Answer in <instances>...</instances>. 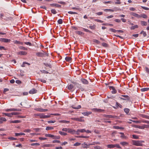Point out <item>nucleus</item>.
Instances as JSON below:
<instances>
[{"label": "nucleus", "mask_w": 149, "mask_h": 149, "mask_svg": "<svg viewBox=\"0 0 149 149\" xmlns=\"http://www.w3.org/2000/svg\"><path fill=\"white\" fill-rule=\"evenodd\" d=\"M116 147L119 148H121L118 144H114V147Z\"/></svg>", "instance_id": "obj_64"}, {"label": "nucleus", "mask_w": 149, "mask_h": 149, "mask_svg": "<svg viewBox=\"0 0 149 149\" xmlns=\"http://www.w3.org/2000/svg\"><path fill=\"white\" fill-rule=\"evenodd\" d=\"M109 89L110 90H112L111 93L112 94H115L117 92L116 90L115 89V88L113 86H109Z\"/></svg>", "instance_id": "obj_7"}, {"label": "nucleus", "mask_w": 149, "mask_h": 149, "mask_svg": "<svg viewBox=\"0 0 149 149\" xmlns=\"http://www.w3.org/2000/svg\"><path fill=\"white\" fill-rule=\"evenodd\" d=\"M36 55L38 56H48V53L45 52L43 50H42V52H38L36 53Z\"/></svg>", "instance_id": "obj_2"}, {"label": "nucleus", "mask_w": 149, "mask_h": 149, "mask_svg": "<svg viewBox=\"0 0 149 149\" xmlns=\"http://www.w3.org/2000/svg\"><path fill=\"white\" fill-rule=\"evenodd\" d=\"M103 116L104 117L107 118H116L117 117L116 116H113L111 115H103Z\"/></svg>", "instance_id": "obj_5"}, {"label": "nucleus", "mask_w": 149, "mask_h": 149, "mask_svg": "<svg viewBox=\"0 0 149 149\" xmlns=\"http://www.w3.org/2000/svg\"><path fill=\"white\" fill-rule=\"evenodd\" d=\"M91 110L93 111H94L95 112H102L104 111V110L100 109H97L96 108H94L91 109Z\"/></svg>", "instance_id": "obj_3"}, {"label": "nucleus", "mask_w": 149, "mask_h": 149, "mask_svg": "<svg viewBox=\"0 0 149 149\" xmlns=\"http://www.w3.org/2000/svg\"><path fill=\"white\" fill-rule=\"evenodd\" d=\"M145 71L146 74H145V76L146 77H149V69L147 67H146L145 68Z\"/></svg>", "instance_id": "obj_9"}, {"label": "nucleus", "mask_w": 149, "mask_h": 149, "mask_svg": "<svg viewBox=\"0 0 149 149\" xmlns=\"http://www.w3.org/2000/svg\"><path fill=\"white\" fill-rule=\"evenodd\" d=\"M57 22L59 24H61L63 23L62 20L61 19H60L58 20Z\"/></svg>", "instance_id": "obj_49"}, {"label": "nucleus", "mask_w": 149, "mask_h": 149, "mask_svg": "<svg viewBox=\"0 0 149 149\" xmlns=\"http://www.w3.org/2000/svg\"><path fill=\"white\" fill-rule=\"evenodd\" d=\"M120 144L124 146L128 145V143L125 141L121 142L120 143Z\"/></svg>", "instance_id": "obj_18"}, {"label": "nucleus", "mask_w": 149, "mask_h": 149, "mask_svg": "<svg viewBox=\"0 0 149 149\" xmlns=\"http://www.w3.org/2000/svg\"><path fill=\"white\" fill-rule=\"evenodd\" d=\"M121 96L123 97L124 98L120 97V98L122 100H129L130 99V97L128 95H121Z\"/></svg>", "instance_id": "obj_10"}, {"label": "nucleus", "mask_w": 149, "mask_h": 149, "mask_svg": "<svg viewBox=\"0 0 149 149\" xmlns=\"http://www.w3.org/2000/svg\"><path fill=\"white\" fill-rule=\"evenodd\" d=\"M19 49H20L23 50H28V49L27 48L23 46H20L19 47Z\"/></svg>", "instance_id": "obj_26"}, {"label": "nucleus", "mask_w": 149, "mask_h": 149, "mask_svg": "<svg viewBox=\"0 0 149 149\" xmlns=\"http://www.w3.org/2000/svg\"><path fill=\"white\" fill-rule=\"evenodd\" d=\"M21 121L19 120H15L10 121V123H18L21 122Z\"/></svg>", "instance_id": "obj_20"}, {"label": "nucleus", "mask_w": 149, "mask_h": 149, "mask_svg": "<svg viewBox=\"0 0 149 149\" xmlns=\"http://www.w3.org/2000/svg\"><path fill=\"white\" fill-rule=\"evenodd\" d=\"M27 52L25 51H21L18 52V54L21 55H26Z\"/></svg>", "instance_id": "obj_22"}, {"label": "nucleus", "mask_w": 149, "mask_h": 149, "mask_svg": "<svg viewBox=\"0 0 149 149\" xmlns=\"http://www.w3.org/2000/svg\"><path fill=\"white\" fill-rule=\"evenodd\" d=\"M107 147L109 148H114V144H109L107 146Z\"/></svg>", "instance_id": "obj_37"}, {"label": "nucleus", "mask_w": 149, "mask_h": 149, "mask_svg": "<svg viewBox=\"0 0 149 149\" xmlns=\"http://www.w3.org/2000/svg\"><path fill=\"white\" fill-rule=\"evenodd\" d=\"M81 81L84 84H88V82L86 79H81Z\"/></svg>", "instance_id": "obj_14"}, {"label": "nucleus", "mask_w": 149, "mask_h": 149, "mask_svg": "<svg viewBox=\"0 0 149 149\" xmlns=\"http://www.w3.org/2000/svg\"><path fill=\"white\" fill-rule=\"evenodd\" d=\"M59 134L61 135L66 136L67 135V134L65 132L61 131H59Z\"/></svg>", "instance_id": "obj_23"}, {"label": "nucleus", "mask_w": 149, "mask_h": 149, "mask_svg": "<svg viewBox=\"0 0 149 149\" xmlns=\"http://www.w3.org/2000/svg\"><path fill=\"white\" fill-rule=\"evenodd\" d=\"M131 15H132L136 17H137L138 18L140 17V16L138 15V14L134 13H131Z\"/></svg>", "instance_id": "obj_17"}, {"label": "nucleus", "mask_w": 149, "mask_h": 149, "mask_svg": "<svg viewBox=\"0 0 149 149\" xmlns=\"http://www.w3.org/2000/svg\"><path fill=\"white\" fill-rule=\"evenodd\" d=\"M116 106L117 107H119L120 108H122V106L121 105L120 103L118 102H116Z\"/></svg>", "instance_id": "obj_43"}, {"label": "nucleus", "mask_w": 149, "mask_h": 149, "mask_svg": "<svg viewBox=\"0 0 149 149\" xmlns=\"http://www.w3.org/2000/svg\"><path fill=\"white\" fill-rule=\"evenodd\" d=\"M3 114L8 117H11L12 116L11 113H3Z\"/></svg>", "instance_id": "obj_27"}, {"label": "nucleus", "mask_w": 149, "mask_h": 149, "mask_svg": "<svg viewBox=\"0 0 149 149\" xmlns=\"http://www.w3.org/2000/svg\"><path fill=\"white\" fill-rule=\"evenodd\" d=\"M39 139L40 140H46L47 138H43L42 137H39Z\"/></svg>", "instance_id": "obj_62"}, {"label": "nucleus", "mask_w": 149, "mask_h": 149, "mask_svg": "<svg viewBox=\"0 0 149 149\" xmlns=\"http://www.w3.org/2000/svg\"><path fill=\"white\" fill-rule=\"evenodd\" d=\"M65 59L66 61L70 62L71 61L72 58L70 56H66Z\"/></svg>", "instance_id": "obj_19"}, {"label": "nucleus", "mask_w": 149, "mask_h": 149, "mask_svg": "<svg viewBox=\"0 0 149 149\" xmlns=\"http://www.w3.org/2000/svg\"><path fill=\"white\" fill-rule=\"evenodd\" d=\"M36 110L40 112H43V109L42 108L36 109Z\"/></svg>", "instance_id": "obj_47"}, {"label": "nucleus", "mask_w": 149, "mask_h": 149, "mask_svg": "<svg viewBox=\"0 0 149 149\" xmlns=\"http://www.w3.org/2000/svg\"><path fill=\"white\" fill-rule=\"evenodd\" d=\"M104 10L106 11H110L112 12H113L114 11V10H113V9H104Z\"/></svg>", "instance_id": "obj_57"}, {"label": "nucleus", "mask_w": 149, "mask_h": 149, "mask_svg": "<svg viewBox=\"0 0 149 149\" xmlns=\"http://www.w3.org/2000/svg\"><path fill=\"white\" fill-rule=\"evenodd\" d=\"M132 144L137 146H142V143L144 142V141L142 140H134L132 141Z\"/></svg>", "instance_id": "obj_1"}, {"label": "nucleus", "mask_w": 149, "mask_h": 149, "mask_svg": "<svg viewBox=\"0 0 149 149\" xmlns=\"http://www.w3.org/2000/svg\"><path fill=\"white\" fill-rule=\"evenodd\" d=\"M10 40L4 38H0V41L2 42L9 43L10 42Z\"/></svg>", "instance_id": "obj_6"}, {"label": "nucleus", "mask_w": 149, "mask_h": 149, "mask_svg": "<svg viewBox=\"0 0 149 149\" xmlns=\"http://www.w3.org/2000/svg\"><path fill=\"white\" fill-rule=\"evenodd\" d=\"M60 122L64 123H70L69 121L65 120H61L60 121Z\"/></svg>", "instance_id": "obj_42"}, {"label": "nucleus", "mask_w": 149, "mask_h": 149, "mask_svg": "<svg viewBox=\"0 0 149 149\" xmlns=\"http://www.w3.org/2000/svg\"><path fill=\"white\" fill-rule=\"evenodd\" d=\"M82 28L83 29V30L86 32H88L89 33H92V31H90L88 29H85V28Z\"/></svg>", "instance_id": "obj_24"}, {"label": "nucleus", "mask_w": 149, "mask_h": 149, "mask_svg": "<svg viewBox=\"0 0 149 149\" xmlns=\"http://www.w3.org/2000/svg\"><path fill=\"white\" fill-rule=\"evenodd\" d=\"M76 33L79 35H81L82 34H84L83 32L81 31H77Z\"/></svg>", "instance_id": "obj_58"}, {"label": "nucleus", "mask_w": 149, "mask_h": 149, "mask_svg": "<svg viewBox=\"0 0 149 149\" xmlns=\"http://www.w3.org/2000/svg\"><path fill=\"white\" fill-rule=\"evenodd\" d=\"M50 117V115H46L44 113H40V118H46Z\"/></svg>", "instance_id": "obj_8"}, {"label": "nucleus", "mask_w": 149, "mask_h": 149, "mask_svg": "<svg viewBox=\"0 0 149 149\" xmlns=\"http://www.w3.org/2000/svg\"><path fill=\"white\" fill-rule=\"evenodd\" d=\"M24 43L26 45H29L30 46L32 45V44L30 42H24Z\"/></svg>", "instance_id": "obj_50"}, {"label": "nucleus", "mask_w": 149, "mask_h": 149, "mask_svg": "<svg viewBox=\"0 0 149 149\" xmlns=\"http://www.w3.org/2000/svg\"><path fill=\"white\" fill-rule=\"evenodd\" d=\"M93 42L97 44H99L100 43V42L98 40L96 39H94L93 40Z\"/></svg>", "instance_id": "obj_45"}, {"label": "nucleus", "mask_w": 149, "mask_h": 149, "mask_svg": "<svg viewBox=\"0 0 149 149\" xmlns=\"http://www.w3.org/2000/svg\"><path fill=\"white\" fill-rule=\"evenodd\" d=\"M20 113L18 112H14L11 113L12 116L13 115H17L19 114Z\"/></svg>", "instance_id": "obj_63"}, {"label": "nucleus", "mask_w": 149, "mask_h": 149, "mask_svg": "<svg viewBox=\"0 0 149 149\" xmlns=\"http://www.w3.org/2000/svg\"><path fill=\"white\" fill-rule=\"evenodd\" d=\"M73 88V85L72 84H70L68 85V88L69 90H72Z\"/></svg>", "instance_id": "obj_29"}, {"label": "nucleus", "mask_w": 149, "mask_h": 149, "mask_svg": "<svg viewBox=\"0 0 149 149\" xmlns=\"http://www.w3.org/2000/svg\"><path fill=\"white\" fill-rule=\"evenodd\" d=\"M52 143H61V142L60 141L58 140H54L52 141Z\"/></svg>", "instance_id": "obj_60"}, {"label": "nucleus", "mask_w": 149, "mask_h": 149, "mask_svg": "<svg viewBox=\"0 0 149 149\" xmlns=\"http://www.w3.org/2000/svg\"><path fill=\"white\" fill-rule=\"evenodd\" d=\"M149 90V88H141V91L142 92H144L145 91H148Z\"/></svg>", "instance_id": "obj_33"}, {"label": "nucleus", "mask_w": 149, "mask_h": 149, "mask_svg": "<svg viewBox=\"0 0 149 149\" xmlns=\"http://www.w3.org/2000/svg\"><path fill=\"white\" fill-rule=\"evenodd\" d=\"M92 112L91 111H87L84 112L82 113V114L84 116H88L89 115L91 114Z\"/></svg>", "instance_id": "obj_11"}, {"label": "nucleus", "mask_w": 149, "mask_h": 149, "mask_svg": "<svg viewBox=\"0 0 149 149\" xmlns=\"http://www.w3.org/2000/svg\"><path fill=\"white\" fill-rule=\"evenodd\" d=\"M44 64L46 66L49 67V68H50V69H51L52 65L50 64L44 63Z\"/></svg>", "instance_id": "obj_41"}, {"label": "nucleus", "mask_w": 149, "mask_h": 149, "mask_svg": "<svg viewBox=\"0 0 149 149\" xmlns=\"http://www.w3.org/2000/svg\"><path fill=\"white\" fill-rule=\"evenodd\" d=\"M132 137H133V138L134 139H139V138L138 136L137 135H136L135 134L133 135Z\"/></svg>", "instance_id": "obj_44"}, {"label": "nucleus", "mask_w": 149, "mask_h": 149, "mask_svg": "<svg viewBox=\"0 0 149 149\" xmlns=\"http://www.w3.org/2000/svg\"><path fill=\"white\" fill-rule=\"evenodd\" d=\"M121 135V137L122 138H123V139H126V136L124 135V133H123V132H120V133H119Z\"/></svg>", "instance_id": "obj_35"}, {"label": "nucleus", "mask_w": 149, "mask_h": 149, "mask_svg": "<svg viewBox=\"0 0 149 149\" xmlns=\"http://www.w3.org/2000/svg\"><path fill=\"white\" fill-rule=\"evenodd\" d=\"M72 107L73 108L75 109H78L81 108V106L80 105H79L77 107H74L73 105H72Z\"/></svg>", "instance_id": "obj_28"}, {"label": "nucleus", "mask_w": 149, "mask_h": 149, "mask_svg": "<svg viewBox=\"0 0 149 149\" xmlns=\"http://www.w3.org/2000/svg\"><path fill=\"white\" fill-rule=\"evenodd\" d=\"M81 145V143L79 142H76L74 143L73 146H80Z\"/></svg>", "instance_id": "obj_51"}, {"label": "nucleus", "mask_w": 149, "mask_h": 149, "mask_svg": "<svg viewBox=\"0 0 149 149\" xmlns=\"http://www.w3.org/2000/svg\"><path fill=\"white\" fill-rule=\"evenodd\" d=\"M124 110L125 112L126 113H128L130 111V109L127 108H125Z\"/></svg>", "instance_id": "obj_36"}, {"label": "nucleus", "mask_w": 149, "mask_h": 149, "mask_svg": "<svg viewBox=\"0 0 149 149\" xmlns=\"http://www.w3.org/2000/svg\"><path fill=\"white\" fill-rule=\"evenodd\" d=\"M147 126L146 125H143L142 126H140L139 128L144 129L145 128H147Z\"/></svg>", "instance_id": "obj_34"}, {"label": "nucleus", "mask_w": 149, "mask_h": 149, "mask_svg": "<svg viewBox=\"0 0 149 149\" xmlns=\"http://www.w3.org/2000/svg\"><path fill=\"white\" fill-rule=\"evenodd\" d=\"M8 139L12 141L15 140L17 139L16 138L13 137H9L8 138Z\"/></svg>", "instance_id": "obj_53"}, {"label": "nucleus", "mask_w": 149, "mask_h": 149, "mask_svg": "<svg viewBox=\"0 0 149 149\" xmlns=\"http://www.w3.org/2000/svg\"><path fill=\"white\" fill-rule=\"evenodd\" d=\"M78 131L81 133H84L85 132L86 130L84 129H78Z\"/></svg>", "instance_id": "obj_40"}, {"label": "nucleus", "mask_w": 149, "mask_h": 149, "mask_svg": "<svg viewBox=\"0 0 149 149\" xmlns=\"http://www.w3.org/2000/svg\"><path fill=\"white\" fill-rule=\"evenodd\" d=\"M45 136L46 137H50L51 138H53L54 139H56V136H54L53 135L51 134H45Z\"/></svg>", "instance_id": "obj_15"}, {"label": "nucleus", "mask_w": 149, "mask_h": 149, "mask_svg": "<svg viewBox=\"0 0 149 149\" xmlns=\"http://www.w3.org/2000/svg\"><path fill=\"white\" fill-rule=\"evenodd\" d=\"M50 5L51 6H53V7L55 6V7H58V8H61V5L58 4H57L52 3V4H50Z\"/></svg>", "instance_id": "obj_16"}, {"label": "nucleus", "mask_w": 149, "mask_h": 149, "mask_svg": "<svg viewBox=\"0 0 149 149\" xmlns=\"http://www.w3.org/2000/svg\"><path fill=\"white\" fill-rule=\"evenodd\" d=\"M39 80L44 83H46V81L45 80L41 79H39Z\"/></svg>", "instance_id": "obj_59"}, {"label": "nucleus", "mask_w": 149, "mask_h": 149, "mask_svg": "<svg viewBox=\"0 0 149 149\" xmlns=\"http://www.w3.org/2000/svg\"><path fill=\"white\" fill-rule=\"evenodd\" d=\"M141 17L144 18H146L147 17L146 15L145 14H142L140 16V17Z\"/></svg>", "instance_id": "obj_55"}, {"label": "nucleus", "mask_w": 149, "mask_h": 149, "mask_svg": "<svg viewBox=\"0 0 149 149\" xmlns=\"http://www.w3.org/2000/svg\"><path fill=\"white\" fill-rule=\"evenodd\" d=\"M91 145V144H89V145H88V146H89ZM82 147L84 148H88L87 146H88V145L86 144L85 143H84L82 144Z\"/></svg>", "instance_id": "obj_25"}, {"label": "nucleus", "mask_w": 149, "mask_h": 149, "mask_svg": "<svg viewBox=\"0 0 149 149\" xmlns=\"http://www.w3.org/2000/svg\"><path fill=\"white\" fill-rule=\"evenodd\" d=\"M139 27L137 25H135L134 26H132L130 27L131 30H134L135 28H137Z\"/></svg>", "instance_id": "obj_32"}, {"label": "nucleus", "mask_w": 149, "mask_h": 149, "mask_svg": "<svg viewBox=\"0 0 149 149\" xmlns=\"http://www.w3.org/2000/svg\"><path fill=\"white\" fill-rule=\"evenodd\" d=\"M96 26L95 25H94L93 26H90L89 28L92 29L94 30L95 29Z\"/></svg>", "instance_id": "obj_39"}, {"label": "nucleus", "mask_w": 149, "mask_h": 149, "mask_svg": "<svg viewBox=\"0 0 149 149\" xmlns=\"http://www.w3.org/2000/svg\"><path fill=\"white\" fill-rule=\"evenodd\" d=\"M113 10H114V11H116L120 10V9L119 8L116 7H115L114 8H113Z\"/></svg>", "instance_id": "obj_61"}, {"label": "nucleus", "mask_w": 149, "mask_h": 149, "mask_svg": "<svg viewBox=\"0 0 149 149\" xmlns=\"http://www.w3.org/2000/svg\"><path fill=\"white\" fill-rule=\"evenodd\" d=\"M54 129L53 127H47L46 128V130H52Z\"/></svg>", "instance_id": "obj_38"}, {"label": "nucleus", "mask_w": 149, "mask_h": 149, "mask_svg": "<svg viewBox=\"0 0 149 149\" xmlns=\"http://www.w3.org/2000/svg\"><path fill=\"white\" fill-rule=\"evenodd\" d=\"M102 45L103 46L105 47H109V45L103 42L102 44Z\"/></svg>", "instance_id": "obj_30"}, {"label": "nucleus", "mask_w": 149, "mask_h": 149, "mask_svg": "<svg viewBox=\"0 0 149 149\" xmlns=\"http://www.w3.org/2000/svg\"><path fill=\"white\" fill-rule=\"evenodd\" d=\"M109 30L111 32H113L114 33H115L116 32H117V30H115V29H112V28L110 29Z\"/></svg>", "instance_id": "obj_46"}, {"label": "nucleus", "mask_w": 149, "mask_h": 149, "mask_svg": "<svg viewBox=\"0 0 149 149\" xmlns=\"http://www.w3.org/2000/svg\"><path fill=\"white\" fill-rule=\"evenodd\" d=\"M37 92V90L34 88H33L29 91V93L30 94H33L36 93Z\"/></svg>", "instance_id": "obj_12"}, {"label": "nucleus", "mask_w": 149, "mask_h": 149, "mask_svg": "<svg viewBox=\"0 0 149 149\" xmlns=\"http://www.w3.org/2000/svg\"><path fill=\"white\" fill-rule=\"evenodd\" d=\"M7 120L4 117H0V121L1 122V124L3 122L6 121Z\"/></svg>", "instance_id": "obj_21"}, {"label": "nucleus", "mask_w": 149, "mask_h": 149, "mask_svg": "<svg viewBox=\"0 0 149 149\" xmlns=\"http://www.w3.org/2000/svg\"><path fill=\"white\" fill-rule=\"evenodd\" d=\"M141 24L142 26H146L147 25V22L144 21H141Z\"/></svg>", "instance_id": "obj_31"}, {"label": "nucleus", "mask_w": 149, "mask_h": 149, "mask_svg": "<svg viewBox=\"0 0 149 149\" xmlns=\"http://www.w3.org/2000/svg\"><path fill=\"white\" fill-rule=\"evenodd\" d=\"M14 108L7 109L5 110L6 111H14Z\"/></svg>", "instance_id": "obj_48"}, {"label": "nucleus", "mask_w": 149, "mask_h": 149, "mask_svg": "<svg viewBox=\"0 0 149 149\" xmlns=\"http://www.w3.org/2000/svg\"><path fill=\"white\" fill-rule=\"evenodd\" d=\"M31 145V146H38L40 145V144L38 143H32Z\"/></svg>", "instance_id": "obj_52"}, {"label": "nucleus", "mask_w": 149, "mask_h": 149, "mask_svg": "<svg viewBox=\"0 0 149 149\" xmlns=\"http://www.w3.org/2000/svg\"><path fill=\"white\" fill-rule=\"evenodd\" d=\"M83 117H80L79 118H73L72 119L73 120H75L76 121H79L80 122H84V120L82 119V118H83Z\"/></svg>", "instance_id": "obj_4"}, {"label": "nucleus", "mask_w": 149, "mask_h": 149, "mask_svg": "<svg viewBox=\"0 0 149 149\" xmlns=\"http://www.w3.org/2000/svg\"><path fill=\"white\" fill-rule=\"evenodd\" d=\"M51 12L52 13L54 14H56L57 13L56 10L54 9H52L51 10Z\"/></svg>", "instance_id": "obj_54"}, {"label": "nucleus", "mask_w": 149, "mask_h": 149, "mask_svg": "<svg viewBox=\"0 0 149 149\" xmlns=\"http://www.w3.org/2000/svg\"><path fill=\"white\" fill-rule=\"evenodd\" d=\"M68 132L71 134H74L75 133V131L74 130L68 128Z\"/></svg>", "instance_id": "obj_13"}, {"label": "nucleus", "mask_w": 149, "mask_h": 149, "mask_svg": "<svg viewBox=\"0 0 149 149\" xmlns=\"http://www.w3.org/2000/svg\"><path fill=\"white\" fill-rule=\"evenodd\" d=\"M68 128H64L62 129V130L63 131L68 132Z\"/></svg>", "instance_id": "obj_56"}]
</instances>
